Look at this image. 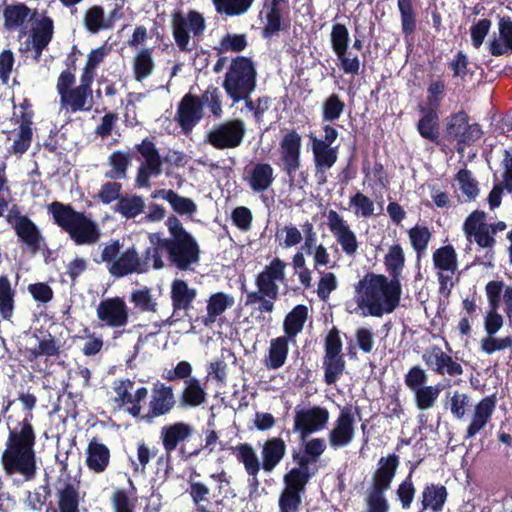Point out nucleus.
Here are the masks:
<instances>
[{"label": "nucleus", "mask_w": 512, "mask_h": 512, "mask_svg": "<svg viewBox=\"0 0 512 512\" xmlns=\"http://www.w3.org/2000/svg\"><path fill=\"white\" fill-rule=\"evenodd\" d=\"M165 225L169 237L161 238L158 234L150 236L153 248H147L145 258L152 257L154 269L160 270L165 266L162 260V255L165 254L170 266L180 271L190 270L192 265L200 261L201 251L197 240L175 215L169 216Z\"/></svg>", "instance_id": "f03ea898"}, {"label": "nucleus", "mask_w": 512, "mask_h": 512, "mask_svg": "<svg viewBox=\"0 0 512 512\" xmlns=\"http://www.w3.org/2000/svg\"><path fill=\"white\" fill-rule=\"evenodd\" d=\"M60 354V342L52 334L48 333L46 337L39 340L36 348L29 350L27 359L29 361H35L43 356L58 358Z\"/></svg>", "instance_id": "603ef678"}, {"label": "nucleus", "mask_w": 512, "mask_h": 512, "mask_svg": "<svg viewBox=\"0 0 512 512\" xmlns=\"http://www.w3.org/2000/svg\"><path fill=\"white\" fill-rule=\"evenodd\" d=\"M283 484L278 499L279 512H298L308 484L287 476H283Z\"/></svg>", "instance_id": "393cba45"}, {"label": "nucleus", "mask_w": 512, "mask_h": 512, "mask_svg": "<svg viewBox=\"0 0 512 512\" xmlns=\"http://www.w3.org/2000/svg\"><path fill=\"white\" fill-rule=\"evenodd\" d=\"M257 86V72L249 57L237 56L231 60L222 87L233 104L247 98Z\"/></svg>", "instance_id": "423d86ee"}, {"label": "nucleus", "mask_w": 512, "mask_h": 512, "mask_svg": "<svg viewBox=\"0 0 512 512\" xmlns=\"http://www.w3.org/2000/svg\"><path fill=\"white\" fill-rule=\"evenodd\" d=\"M75 76L71 71H62L58 77L56 89L62 107L75 113L90 111L93 106V91L81 86L72 87Z\"/></svg>", "instance_id": "f8f14e48"}, {"label": "nucleus", "mask_w": 512, "mask_h": 512, "mask_svg": "<svg viewBox=\"0 0 512 512\" xmlns=\"http://www.w3.org/2000/svg\"><path fill=\"white\" fill-rule=\"evenodd\" d=\"M245 132L242 120H226L213 126L207 134L206 142L218 150L233 149L240 146Z\"/></svg>", "instance_id": "f3484780"}, {"label": "nucleus", "mask_w": 512, "mask_h": 512, "mask_svg": "<svg viewBox=\"0 0 512 512\" xmlns=\"http://www.w3.org/2000/svg\"><path fill=\"white\" fill-rule=\"evenodd\" d=\"M401 295V282L384 274L368 272L355 284L354 300L358 308L367 309V314L373 317L393 313L400 304Z\"/></svg>", "instance_id": "7ed1b4c3"}, {"label": "nucleus", "mask_w": 512, "mask_h": 512, "mask_svg": "<svg viewBox=\"0 0 512 512\" xmlns=\"http://www.w3.org/2000/svg\"><path fill=\"white\" fill-rule=\"evenodd\" d=\"M231 450L237 461L243 464L244 469L249 476V486L256 490L260 485L258 474L262 469V466L260 465L255 449L249 443H239L235 447H232Z\"/></svg>", "instance_id": "bb28decb"}, {"label": "nucleus", "mask_w": 512, "mask_h": 512, "mask_svg": "<svg viewBox=\"0 0 512 512\" xmlns=\"http://www.w3.org/2000/svg\"><path fill=\"white\" fill-rule=\"evenodd\" d=\"M401 33L406 41L413 40L417 31V12L412 0H397Z\"/></svg>", "instance_id": "58836bf2"}, {"label": "nucleus", "mask_w": 512, "mask_h": 512, "mask_svg": "<svg viewBox=\"0 0 512 512\" xmlns=\"http://www.w3.org/2000/svg\"><path fill=\"white\" fill-rule=\"evenodd\" d=\"M286 443L281 437L268 438L261 449L260 465L266 473H271L286 455Z\"/></svg>", "instance_id": "c85d7f7f"}, {"label": "nucleus", "mask_w": 512, "mask_h": 512, "mask_svg": "<svg viewBox=\"0 0 512 512\" xmlns=\"http://www.w3.org/2000/svg\"><path fill=\"white\" fill-rule=\"evenodd\" d=\"M292 460L297 466L291 468L284 476L308 484L318 472L317 461L311 460L310 456H307L304 451L296 450L292 451Z\"/></svg>", "instance_id": "72a5a7b5"}, {"label": "nucleus", "mask_w": 512, "mask_h": 512, "mask_svg": "<svg viewBox=\"0 0 512 512\" xmlns=\"http://www.w3.org/2000/svg\"><path fill=\"white\" fill-rule=\"evenodd\" d=\"M233 303V298L223 292L212 294L207 301V314L203 318V324L210 327Z\"/></svg>", "instance_id": "37998d69"}, {"label": "nucleus", "mask_w": 512, "mask_h": 512, "mask_svg": "<svg viewBox=\"0 0 512 512\" xmlns=\"http://www.w3.org/2000/svg\"><path fill=\"white\" fill-rule=\"evenodd\" d=\"M83 24L91 34H97L102 30H108L109 23L105 22V11L100 5L89 7L83 17Z\"/></svg>", "instance_id": "4d7b16f0"}, {"label": "nucleus", "mask_w": 512, "mask_h": 512, "mask_svg": "<svg viewBox=\"0 0 512 512\" xmlns=\"http://www.w3.org/2000/svg\"><path fill=\"white\" fill-rule=\"evenodd\" d=\"M171 28L178 49L181 52L189 53L194 48L190 45V32L194 38L201 37L206 30V22L204 16L196 10H189L185 16L178 9L171 14Z\"/></svg>", "instance_id": "1a4fd4ad"}, {"label": "nucleus", "mask_w": 512, "mask_h": 512, "mask_svg": "<svg viewBox=\"0 0 512 512\" xmlns=\"http://www.w3.org/2000/svg\"><path fill=\"white\" fill-rule=\"evenodd\" d=\"M302 138L296 130L287 132L280 141V156L283 162V170L292 176L301 165Z\"/></svg>", "instance_id": "412c9836"}, {"label": "nucleus", "mask_w": 512, "mask_h": 512, "mask_svg": "<svg viewBox=\"0 0 512 512\" xmlns=\"http://www.w3.org/2000/svg\"><path fill=\"white\" fill-rule=\"evenodd\" d=\"M327 220L328 228L340 244L342 251L348 256L355 255L358 250V241L347 222L335 210H329Z\"/></svg>", "instance_id": "5701e85b"}, {"label": "nucleus", "mask_w": 512, "mask_h": 512, "mask_svg": "<svg viewBox=\"0 0 512 512\" xmlns=\"http://www.w3.org/2000/svg\"><path fill=\"white\" fill-rule=\"evenodd\" d=\"M291 339L279 336L270 341L268 354L264 360L266 368L277 370L284 366L289 353V342Z\"/></svg>", "instance_id": "e433bc0d"}, {"label": "nucleus", "mask_w": 512, "mask_h": 512, "mask_svg": "<svg viewBox=\"0 0 512 512\" xmlns=\"http://www.w3.org/2000/svg\"><path fill=\"white\" fill-rule=\"evenodd\" d=\"M417 109L422 115L417 123V131L424 139L438 145L440 136L438 111L424 108L423 104H419Z\"/></svg>", "instance_id": "f704fd0d"}, {"label": "nucleus", "mask_w": 512, "mask_h": 512, "mask_svg": "<svg viewBox=\"0 0 512 512\" xmlns=\"http://www.w3.org/2000/svg\"><path fill=\"white\" fill-rule=\"evenodd\" d=\"M330 43L334 54L337 56V59L340 62V69L345 74H359L360 60L358 56L351 58L348 54L350 34L345 24H333L330 33Z\"/></svg>", "instance_id": "6ab92c4d"}, {"label": "nucleus", "mask_w": 512, "mask_h": 512, "mask_svg": "<svg viewBox=\"0 0 512 512\" xmlns=\"http://www.w3.org/2000/svg\"><path fill=\"white\" fill-rule=\"evenodd\" d=\"M274 170L269 163L257 162L245 177L249 187L255 193L267 191L274 182Z\"/></svg>", "instance_id": "473e14b6"}, {"label": "nucleus", "mask_w": 512, "mask_h": 512, "mask_svg": "<svg viewBox=\"0 0 512 512\" xmlns=\"http://www.w3.org/2000/svg\"><path fill=\"white\" fill-rule=\"evenodd\" d=\"M287 263L279 257L273 258L255 277L256 291L246 293L245 306H254L261 313H271L279 298L278 283L286 282Z\"/></svg>", "instance_id": "20e7f679"}, {"label": "nucleus", "mask_w": 512, "mask_h": 512, "mask_svg": "<svg viewBox=\"0 0 512 512\" xmlns=\"http://www.w3.org/2000/svg\"><path fill=\"white\" fill-rule=\"evenodd\" d=\"M343 343L340 331L332 327L324 339V356L322 368L324 370V382L327 385H334L343 375L346 368V361L342 353Z\"/></svg>", "instance_id": "9b49d317"}, {"label": "nucleus", "mask_w": 512, "mask_h": 512, "mask_svg": "<svg viewBox=\"0 0 512 512\" xmlns=\"http://www.w3.org/2000/svg\"><path fill=\"white\" fill-rule=\"evenodd\" d=\"M16 291L12 288L7 275H0V316L10 320L15 309Z\"/></svg>", "instance_id": "3c124183"}, {"label": "nucleus", "mask_w": 512, "mask_h": 512, "mask_svg": "<svg viewBox=\"0 0 512 512\" xmlns=\"http://www.w3.org/2000/svg\"><path fill=\"white\" fill-rule=\"evenodd\" d=\"M135 149L144 159V163L141 166H146L152 172H162L163 160L151 139L144 138L140 144L135 146Z\"/></svg>", "instance_id": "49530a36"}, {"label": "nucleus", "mask_w": 512, "mask_h": 512, "mask_svg": "<svg viewBox=\"0 0 512 512\" xmlns=\"http://www.w3.org/2000/svg\"><path fill=\"white\" fill-rule=\"evenodd\" d=\"M499 35L503 43L499 39L493 38L489 44V51L492 56H502L507 51L512 52V19L504 16L499 20Z\"/></svg>", "instance_id": "79ce46f5"}, {"label": "nucleus", "mask_w": 512, "mask_h": 512, "mask_svg": "<svg viewBox=\"0 0 512 512\" xmlns=\"http://www.w3.org/2000/svg\"><path fill=\"white\" fill-rule=\"evenodd\" d=\"M155 64L152 51L149 48L141 49L133 59L134 78L141 82L148 78L154 71Z\"/></svg>", "instance_id": "864d4df0"}, {"label": "nucleus", "mask_w": 512, "mask_h": 512, "mask_svg": "<svg viewBox=\"0 0 512 512\" xmlns=\"http://www.w3.org/2000/svg\"><path fill=\"white\" fill-rule=\"evenodd\" d=\"M355 418L351 406H345L340 410L335 421V426L330 430L328 439L333 449L348 446L354 438Z\"/></svg>", "instance_id": "4be33fe9"}, {"label": "nucleus", "mask_w": 512, "mask_h": 512, "mask_svg": "<svg viewBox=\"0 0 512 512\" xmlns=\"http://www.w3.org/2000/svg\"><path fill=\"white\" fill-rule=\"evenodd\" d=\"M483 135L480 124L470 123V116L464 110L452 113L446 122L445 138L456 143L458 152L475 144Z\"/></svg>", "instance_id": "9d476101"}, {"label": "nucleus", "mask_w": 512, "mask_h": 512, "mask_svg": "<svg viewBox=\"0 0 512 512\" xmlns=\"http://www.w3.org/2000/svg\"><path fill=\"white\" fill-rule=\"evenodd\" d=\"M283 19L280 8L269 7L266 13V24L262 29V37L272 39L283 29Z\"/></svg>", "instance_id": "69168bd1"}, {"label": "nucleus", "mask_w": 512, "mask_h": 512, "mask_svg": "<svg viewBox=\"0 0 512 512\" xmlns=\"http://www.w3.org/2000/svg\"><path fill=\"white\" fill-rule=\"evenodd\" d=\"M329 420V411L321 406L295 408L293 432L305 440L311 434L324 429Z\"/></svg>", "instance_id": "a211bd4d"}, {"label": "nucleus", "mask_w": 512, "mask_h": 512, "mask_svg": "<svg viewBox=\"0 0 512 512\" xmlns=\"http://www.w3.org/2000/svg\"><path fill=\"white\" fill-rule=\"evenodd\" d=\"M134 381L129 378H121L113 381V390L116 394L112 401L117 409L126 408V412L133 418H139L142 412L141 402L148 396V389L144 386L135 390L134 394L131 393Z\"/></svg>", "instance_id": "dca6fc26"}, {"label": "nucleus", "mask_w": 512, "mask_h": 512, "mask_svg": "<svg viewBox=\"0 0 512 512\" xmlns=\"http://www.w3.org/2000/svg\"><path fill=\"white\" fill-rule=\"evenodd\" d=\"M414 392V399L416 407L419 410H428L432 408L440 394V389L437 386H423Z\"/></svg>", "instance_id": "e2e57ef3"}, {"label": "nucleus", "mask_w": 512, "mask_h": 512, "mask_svg": "<svg viewBox=\"0 0 512 512\" xmlns=\"http://www.w3.org/2000/svg\"><path fill=\"white\" fill-rule=\"evenodd\" d=\"M111 453L109 448L96 437L92 438L86 449V466L96 473H103L109 466Z\"/></svg>", "instance_id": "7c9ffc66"}, {"label": "nucleus", "mask_w": 512, "mask_h": 512, "mask_svg": "<svg viewBox=\"0 0 512 512\" xmlns=\"http://www.w3.org/2000/svg\"><path fill=\"white\" fill-rule=\"evenodd\" d=\"M496 402L495 395H491L476 404L472 420L466 429L465 439L473 438L486 426L494 413Z\"/></svg>", "instance_id": "cd10ccee"}, {"label": "nucleus", "mask_w": 512, "mask_h": 512, "mask_svg": "<svg viewBox=\"0 0 512 512\" xmlns=\"http://www.w3.org/2000/svg\"><path fill=\"white\" fill-rule=\"evenodd\" d=\"M130 301L134 304L135 308L141 312H155L157 303L152 297L149 288L134 290L130 295Z\"/></svg>", "instance_id": "338daca9"}, {"label": "nucleus", "mask_w": 512, "mask_h": 512, "mask_svg": "<svg viewBox=\"0 0 512 512\" xmlns=\"http://www.w3.org/2000/svg\"><path fill=\"white\" fill-rule=\"evenodd\" d=\"M194 433L193 425L184 421H176L162 426L159 431V439L167 458H170L171 454L177 451L182 460L191 459L192 457L183 456L182 450L191 452L192 448L187 447V443Z\"/></svg>", "instance_id": "ddd939ff"}, {"label": "nucleus", "mask_w": 512, "mask_h": 512, "mask_svg": "<svg viewBox=\"0 0 512 512\" xmlns=\"http://www.w3.org/2000/svg\"><path fill=\"white\" fill-rule=\"evenodd\" d=\"M170 294L173 314H175L177 311H188L192 308V303L197 296V291L194 288H190L186 281L175 279L171 284Z\"/></svg>", "instance_id": "c9c22d12"}, {"label": "nucleus", "mask_w": 512, "mask_h": 512, "mask_svg": "<svg viewBox=\"0 0 512 512\" xmlns=\"http://www.w3.org/2000/svg\"><path fill=\"white\" fill-rule=\"evenodd\" d=\"M110 503L113 512H135L134 500L125 489H115L110 497Z\"/></svg>", "instance_id": "774afa93"}, {"label": "nucleus", "mask_w": 512, "mask_h": 512, "mask_svg": "<svg viewBox=\"0 0 512 512\" xmlns=\"http://www.w3.org/2000/svg\"><path fill=\"white\" fill-rule=\"evenodd\" d=\"M448 498V490L441 483H427L421 492L420 512L431 510L441 512Z\"/></svg>", "instance_id": "2f4dec72"}, {"label": "nucleus", "mask_w": 512, "mask_h": 512, "mask_svg": "<svg viewBox=\"0 0 512 512\" xmlns=\"http://www.w3.org/2000/svg\"><path fill=\"white\" fill-rule=\"evenodd\" d=\"M202 109L208 108L215 118H220L223 114L222 93L217 86L210 84L199 97Z\"/></svg>", "instance_id": "13d9d810"}, {"label": "nucleus", "mask_w": 512, "mask_h": 512, "mask_svg": "<svg viewBox=\"0 0 512 512\" xmlns=\"http://www.w3.org/2000/svg\"><path fill=\"white\" fill-rule=\"evenodd\" d=\"M384 266L390 276L389 279L401 282L405 266V254L399 243L390 246L388 253L384 257Z\"/></svg>", "instance_id": "a18cd8bd"}, {"label": "nucleus", "mask_w": 512, "mask_h": 512, "mask_svg": "<svg viewBox=\"0 0 512 512\" xmlns=\"http://www.w3.org/2000/svg\"><path fill=\"white\" fill-rule=\"evenodd\" d=\"M30 13L31 9L24 3L18 2L4 6L2 11L4 28L8 31L18 30L27 22Z\"/></svg>", "instance_id": "4c0bfd02"}, {"label": "nucleus", "mask_w": 512, "mask_h": 512, "mask_svg": "<svg viewBox=\"0 0 512 512\" xmlns=\"http://www.w3.org/2000/svg\"><path fill=\"white\" fill-rule=\"evenodd\" d=\"M215 10L226 16H239L246 13L254 0H212Z\"/></svg>", "instance_id": "052dcab7"}, {"label": "nucleus", "mask_w": 512, "mask_h": 512, "mask_svg": "<svg viewBox=\"0 0 512 512\" xmlns=\"http://www.w3.org/2000/svg\"><path fill=\"white\" fill-rule=\"evenodd\" d=\"M432 260L434 267L442 272L438 273L440 289L447 287L448 283L453 286L452 275L458 268L457 253L452 245H445L433 252Z\"/></svg>", "instance_id": "b1692460"}, {"label": "nucleus", "mask_w": 512, "mask_h": 512, "mask_svg": "<svg viewBox=\"0 0 512 512\" xmlns=\"http://www.w3.org/2000/svg\"><path fill=\"white\" fill-rule=\"evenodd\" d=\"M53 36V21L50 17L42 18L33 29L32 43L36 52V58H39L42 51L48 46Z\"/></svg>", "instance_id": "09e8293b"}, {"label": "nucleus", "mask_w": 512, "mask_h": 512, "mask_svg": "<svg viewBox=\"0 0 512 512\" xmlns=\"http://www.w3.org/2000/svg\"><path fill=\"white\" fill-rule=\"evenodd\" d=\"M18 400L28 413L14 428H9L0 462L7 476L18 474L23 476L26 481H31L37 472L34 450L36 433L32 425V410L36 407L37 397L27 392L19 394Z\"/></svg>", "instance_id": "f257e3e1"}, {"label": "nucleus", "mask_w": 512, "mask_h": 512, "mask_svg": "<svg viewBox=\"0 0 512 512\" xmlns=\"http://www.w3.org/2000/svg\"><path fill=\"white\" fill-rule=\"evenodd\" d=\"M96 315L102 326L114 330L113 338H119L123 334L120 328L129 323V308L124 298L119 296L102 299L96 307Z\"/></svg>", "instance_id": "4468645a"}, {"label": "nucleus", "mask_w": 512, "mask_h": 512, "mask_svg": "<svg viewBox=\"0 0 512 512\" xmlns=\"http://www.w3.org/2000/svg\"><path fill=\"white\" fill-rule=\"evenodd\" d=\"M193 368L188 361H180L172 369H165L162 378L168 382L183 380V388L179 394L177 405L181 409L196 408L203 405L207 393L201 381L192 376Z\"/></svg>", "instance_id": "0eeeda50"}, {"label": "nucleus", "mask_w": 512, "mask_h": 512, "mask_svg": "<svg viewBox=\"0 0 512 512\" xmlns=\"http://www.w3.org/2000/svg\"><path fill=\"white\" fill-rule=\"evenodd\" d=\"M158 452L159 449L156 446H150L144 440L139 441L137 443L138 462H132L133 471H140L141 473H145L147 465L151 459L157 456Z\"/></svg>", "instance_id": "0e129e2a"}, {"label": "nucleus", "mask_w": 512, "mask_h": 512, "mask_svg": "<svg viewBox=\"0 0 512 512\" xmlns=\"http://www.w3.org/2000/svg\"><path fill=\"white\" fill-rule=\"evenodd\" d=\"M146 270V261L141 259L133 246L122 253L120 252L117 260L108 266L109 273L116 278H122L133 273H143Z\"/></svg>", "instance_id": "a878e982"}, {"label": "nucleus", "mask_w": 512, "mask_h": 512, "mask_svg": "<svg viewBox=\"0 0 512 512\" xmlns=\"http://www.w3.org/2000/svg\"><path fill=\"white\" fill-rule=\"evenodd\" d=\"M80 496L78 488L72 483H65L57 491V509L53 512H80Z\"/></svg>", "instance_id": "c03bdc74"}, {"label": "nucleus", "mask_w": 512, "mask_h": 512, "mask_svg": "<svg viewBox=\"0 0 512 512\" xmlns=\"http://www.w3.org/2000/svg\"><path fill=\"white\" fill-rule=\"evenodd\" d=\"M13 229L19 241L32 254H36L41 249V244L44 241L43 236L37 225L28 216L21 218L19 223L14 225Z\"/></svg>", "instance_id": "c756f323"}, {"label": "nucleus", "mask_w": 512, "mask_h": 512, "mask_svg": "<svg viewBox=\"0 0 512 512\" xmlns=\"http://www.w3.org/2000/svg\"><path fill=\"white\" fill-rule=\"evenodd\" d=\"M345 102L336 93L329 95L322 104V119L325 122H334L340 118L345 110Z\"/></svg>", "instance_id": "680f3d73"}, {"label": "nucleus", "mask_w": 512, "mask_h": 512, "mask_svg": "<svg viewBox=\"0 0 512 512\" xmlns=\"http://www.w3.org/2000/svg\"><path fill=\"white\" fill-rule=\"evenodd\" d=\"M203 118V109L201 107L199 96L191 93L185 94L180 100L175 121L185 134L191 132L193 128Z\"/></svg>", "instance_id": "aec40b11"}, {"label": "nucleus", "mask_w": 512, "mask_h": 512, "mask_svg": "<svg viewBox=\"0 0 512 512\" xmlns=\"http://www.w3.org/2000/svg\"><path fill=\"white\" fill-rule=\"evenodd\" d=\"M47 210L54 224L68 233L76 245H91L99 240L101 234L97 224L84 212L59 201L50 203Z\"/></svg>", "instance_id": "39448f33"}, {"label": "nucleus", "mask_w": 512, "mask_h": 512, "mask_svg": "<svg viewBox=\"0 0 512 512\" xmlns=\"http://www.w3.org/2000/svg\"><path fill=\"white\" fill-rule=\"evenodd\" d=\"M455 179L457 180L459 184V189L463 193L464 200L463 202H471L474 201L480 192L479 189V183L478 181L473 177L472 172L467 169L463 168L460 169L456 175Z\"/></svg>", "instance_id": "6e6d98bb"}, {"label": "nucleus", "mask_w": 512, "mask_h": 512, "mask_svg": "<svg viewBox=\"0 0 512 512\" xmlns=\"http://www.w3.org/2000/svg\"><path fill=\"white\" fill-rule=\"evenodd\" d=\"M176 405L173 386L157 380L152 384L147 410L145 413L141 412L139 418L146 423H152L155 419L170 414Z\"/></svg>", "instance_id": "2eb2a0df"}, {"label": "nucleus", "mask_w": 512, "mask_h": 512, "mask_svg": "<svg viewBox=\"0 0 512 512\" xmlns=\"http://www.w3.org/2000/svg\"><path fill=\"white\" fill-rule=\"evenodd\" d=\"M152 197L166 200L179 215H192L197 211V205L192 199L181 196L172 189L157 190Z\"/></svg>", "instance_id": "a19ab883"}, {"label": "nucleus", "mask_w": 512, "mask_h": 512, "mask_svg": "<svg viewBox=\"0 0 512 512\" xmlns=\"http://www.w3.org/2000/svg\"><path fill=\"white\" fill-rule=\"evenodd\" d=\"M400 464V458L395 453L381 457L378 468L372 476V486L367 497V512H388L389 504L385 492L390 488Z\"/></svg>", "instance_id": "6e6552de"}, {"label": "nucleus", "mask_w": 512, "mask_h": 512, "mask_svg": "<svg viewBox=\"0 0 512 512\" xmlns=\"http://www.w3.org/2000/svg\"><path fill=\"white\" fill-rule=\"evenodd\" d=\"M188 493L195 506L196 512H212L210 501V488L202 482L189 483Z\"/></svg>", "instance_id": "5fc2aeb1"}, {"label": "nucleus", "mask_w": 512, "mask_h": 512, "mask_svg": "<svg viewBox=\"0 0 512 512\" xmlns=\"http://www.w3.org/2000/svg\"><path fill=\"white\" fill-rule=\"evenodd\" d=\"M408 236L412 248L420 258L427 250L432 233L427 226L415 225L408 230Z\"/></svg>", "instance_id": "bf43d9fd"}, {"label": "nucleus", "mask_w": 512, "mask_h": 512, "mask_svg": "<svg viewBox=\"0 0 512 512\" xmlns=\"http://www.w3.org/2000/svg\"><path fill=\"white\" fill-rule=\"evenodd\" d=\"M131 154L124 151H114L108 157L111 169L105 173V177L111 180L126 179L127 170L131 164Z\"/></svg>", "instance_id": "8fccbe9b"}, {"label": "nucleus", "mask_w": 512, "mask_h": 512, "mask_svg": "<svg viewBox=\"0 0 512 512\" xmlns=\"http://www.w3.org/2000/svg\"><path fill=\"white\" fill-rule=\"evenodd\" d=\"M145 210V202L142 196L122 195L114 206V211L126 219H133L142 214Z\"/></svg>", "instance_id": "de8ad7c7"}, {"label": "nucleus", "mask_w": 512, "mask_h": 512, "mask_svg": "<svg viewBox=\"0 0 512 512\" xmlns=\"http://www.w3.org/2000/svg\"><path fill=\"white\" fill-rule=\"evenodd\" d=\"M307 317L308 308L303 304L296 305L284 318L283 336L295 342L296 336L303 330Z\"/></svg>", "instance_id": "ea45409f"}]
</instances>
